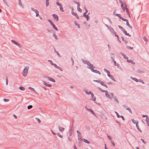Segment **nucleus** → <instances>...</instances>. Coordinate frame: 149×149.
Masks as SVG:
<instances>
[{"mask_svg": "<svg viewBox=\"0 0 149 149\" xmlns=\"http://www.w3.org/2000/svg\"><path fill=\"white\" fill-rule=\"evenodd\" d=\"M84 62L86 64H87V65L89 66V68L91 70L92 72L96 73H98L100 74V72L96 70H93V65L91 64L90 63H89V62L87 61H84Z\"/></svg>", "mask_w": 149, "mask_h": 149, "instance_id": "nucleus-1", "label": "nucleus"}, {"mask_svg": "<svg viewBox=\"0 0 149 149\" xmlns=\"http://www.w3.org/2000/svg\"><path fill=\"white\" fill-rule=\"evenodd\" d=\"M29 67H25L23 70L22 72V74L24 76H26L28 73Z\"/></svg>", "mask_w": 149, "mask_h": 149, "instance_id": "nucleus-2", "label": "nucleus"}, {"mask_svg": "<svg viewBox=\"0 0 149 149\" xmlns=\"http://www.w3.org/2000/svg\"><path fill=\"white\" fill-rule=\"evenodd\" d=\"M107 27H108V28H109V29L110 30V31L112 33H113L115 35V36H116L117 37V39H118V40L119 41V37L116 34V32L114 31V30H113V29H112V28H111L110 26H107Z\"/></svg>", "mask_w": 149, "mask_h": 149, "instance_id": "nucleus-3", "label": "nucleus"}, {"mask_svg": "<svg viewBox=\"0 0 149 149\" xmlns=\"http://www.w3.org/2000/svg\"><path fill=\"white\" fill-rule=\"evenodd\" d=\"M105 95L106 96L109 98L112 99L113 97V94H109L107 91H105Z\"/></svg>", "mask_w": 149, "mask_h": 149, "instance_id": "nucleus-4", "label": "nucleus"}, {"mask_svg": "<svg viewBox=\"0 0 149 149\" xmlns=\"http://www.w3.org/2000/svg\"><path fill=\"white\" fill-rule=\"evenodd\" d=\"M104 70L105 72H106L107 73V75L109 77H110L113 80L115 81V80L114 78L113 77V76L112 75L110 74V72L109 71H108V70H107L106 69H104Z\"/></svg>", "mask_w": 149, "mask_h": 149, "instance_id": "nucleus-5", "label": "nucleus"}, {"mask_svg": "<svg viewBox=\"0 0 149 149\" xmlns=\"http://www.w3.org/2000/svg\"><path fill=\"white\" fill-rule=\"evenodd\" d=\"M48 21L51 24L52 26V27L56 31H58V29L57 28L56 26L55 25L53 24L51 20H48Z\"/></svg>", "mask_w": 149, "mask_h": 149, "instance_id": "nucleus-6", "label": "nucleus"}, {"mask_svg": "<svg viewBox=\"0 0 149 149\" xmlns=\"http://www.w3.org/2000/svg\"><path fill=\"white\" fill-rule=\"evenodd\" d=\"M115 15H116V16L118 17L120 19H121L123 21H124L126 22L127 21V19H124L122 17H120V15L119 14H116L115 13H114Z\"/></svg>", "mask_w": 149, "mask_h": 149, "instance_id": "nucleus-7", "label": "nucleus"}, {"mask_svg": "<svg viewBox=\"0 0 149 149\" xmlns=\"http://www.w3.org/2000/svg\"><path fill=\"white\" fill-rule=\"evenodd\" d=\"M48 61L49 62H50V63L51 64H52V65L54 66L56 68L60 70H61L60 67L59 66L57 65L56 64L53 63L52 61L48 60Z\"/></svg>", "mask_w": 149, "mask_h": 149, "instance_id": "nucleus-8", "label": "nucleus"}, {"mask_svg": "<svg viewBox=\"0 0 149 149\" xmlns=\"http://www.w3.org/2000/svg\"><path fill=\"white\" fill-rule=\"evenodd\" d=\"M120 3L121 6V7L123 9H128V8H127V6L125 3H122V2Z\"/></svg>", "mask_w": 149, "mask_h": 149, "instance_id": "nucleus-9", "label": "nucleus"}, {"mask_svg": "<svg viewBox=\"0 0 149 149\" xmlns=\"http://www.w3.org/2000/svg\"><path fill=\"white\" fill-rule=\"evenodd\" d=\"M56 5L59 6L60 8V9H63V8L62 7V4L58 2H57L56 3Z\"/></svg>", "mask_w": 149, "mask_h": 149, "instance_id": "nucleus-10", "label": "nucleus"}, {"mask_svg": "<svg viewBox=\"0 0 149 149\" xmlns=\"http://www.w3.org/2000/svg\"><path fill=\"white\" fill-rule=\"evenodd\" d=\"M143 117H146V120L148 126H149V118L147 117V116H146V115H145V116L143 115Z\"/></svg>", "mask_w": 149, "mask_h": 149, "instance_id": "nucleus-11", "label": "nucleus"}, {"mask_svg": "<svg viewBox=\"0 0 149 149\" xmlns=\"http://www.w3.org/2000/svg\"><path fill=\"white\" fill-rule=\"evenodd\" d=\"M87 10H86V12H84V13L83 16H84L85 17H86V18H87L86 20H88V14L89 13H88L87 14H86L87 13Z\"/></svg>", "mask_w": 149, "mask_h": 149, "instance_id": "nucleus-12", "label": "nucleus"}, {"mask_svg": "<svg viewBox=\"0 0 149 149\" xmlns=\"http://www.w3.org/2000/svg\"><path fill=\"white\" fill-rule=\"evenodd\" d=\"M53 16L54 19L56 21H58V16L55 14H53Z\"/></svg>", "mask_w": 149, "mask_h": 149, "instance_id": "nucleus-13", "label": "nucleus"}, {"mask_svg": "<svg viewBox=\"0 0 149 149\" xmlns=\"http://www.w3.org/2000/svg\"><path fill=\"white\" fill-rule=\"evenodd\" d=\"M85 109L87 111L90 112L92 113L94 115H95V113H94V112L91 109H88L87 107H86Z\"/></svg>", "mask_w": 149, "mask_h": 149, "instance_id": "nucleus-14", "label": "nucleus"}, {"mask_svg": "<svg viewBox=\"0 0 149 149\" xmlns=\"http://www.w3.org/2000/svg\"><path fill=\"white\" fill-rule=\"evenodd\" d=\"M91 97H92V99H93L92 100L94 102H95V103H96V102H95V101H96V97L94 96V95L93 94V93H91Z\"/></svg>", "mask_w": 149, "mask_h": 149, "instance_id": "nucleus-15", "label": "nucleus"}, {"mask_svg": "<svg viewBox=\"0 0 149 149\" xmlns=\"http://www.w3.org/2000/svg\"><path fill=\"white\" fill-rule=\"evenodd\" d=\"M42 83H43L46 86H48V87H51L52 86V85L50 84H48L47 83H46L45 81H42Z\"/></svg>", "mask_w": 149, "mask_h": 149, "instance_id": "nucleus-16", "label": "nucleus"}, {"mask_svg": "<svg viewBox=\"0 0 149 149\" xmlns=\"http://www.w3.org/2000/svg\"><path fill=\"white\" fill-rule=\"evenodd\" d=\"M123 32L125 34V35L128 36L129 37L131 36V35L129 33H127V31L125 29H123Z\"/></svg>", "mask_w": 149, "mask_h": 149, "instance_id": "nucleus-17", "label": "nucleus"}, {"mask_svg": "<svg viewBox=\"0 0 149 149\" xmlns=\"http://www.w3.org/2000/svg\"><path fill=\"white\" fill-rule=\"evenodd\" d=\"M11 42L14 44L16 45L19 47L20 45L17 42H16L15 41L13 40H11Z\"/></svg>", "mask_w": 149, "mask_h": 149, "instance_id": "nucleus-18", "label": "nucleus"}, {"mask_svg": "<svg viewBox=\"0 0 149 149\" xmlns=\"http://www.w3.org/2000/svg\"><path fill=\"white\" fill-rule=\"evenodd\" d=\"M84 91L86 93V94L87 95H89V94L91 95V93H93L91 92V91H87L86 90H84Z\"/></svg>", "mask_w": 149, "mask_h": 149, "instance_id": "nucleus-19", "label": "nucleus"}, {"mask_svg": "<svg viewBox=\"0 0 149 149\" xmlns=\"http://www.w3.org/2000/svg\"><path fill=\"white\" fill-rule=\"evenodd\" d=\"M127 61L128 63H131L132 64H134V62L131 60L128 59V58L127 59Z\"/></svg>", "mask_w": 149, "mask_h": 149, "instance_id": "nucleus-20", "label": "nucleus"}, {"mask_svg": "<svg viewBox=\"0 0 149 149\" xmlns=\"http://www.w3.org/2000/svg\"><path fill=\"white\" fill-rule=\"evenodd\" d=\"M48 78L50 81H51L54 82H55V80L53 79L51 77H48Z\"/></svg>", "mask_w": 149, "mask_h": 149, "instance_id": "nucleus-21", "label": "nucleus"}, {"mask_svg": "<svg viewBox=\"0 0 149 149\" xmlns=\"http://www.w3.org/2000/svg\"><path fill=\"white\" fill-rule=\"evenodd\" d=\"M100 84H101L103 86H106V87H107V86L102 81H100Z\"/></svg>", "mask_w": 149, "mask_h": 149, "instance_id": "nucleus-22", "label": "nucleus"}, {"mask_svg": "<svg viewBox=\"0 0 149 149\" xmlns=\"http://www.w3.org/2000/svg\"><path fill=\"white\" fill-rule=\"evenodd\" d=\"M72 14L73 15L75 16L76 17H77V18H79L77 15L74 12L72 11Z\"/></svg>", "mask_w": 149, "mask_h": 149, "instance_id": "nucleus-23", "label": "nucleus"}, {"mask_svg": "<svg viewBox=\"0 0 149 149\" xmlns=\"http://www.w3.org/2000/svg\"><path fill=\"white\" fill-rule=\"evenodd\" d=\"M113 63H114V64L115 65L117 66H119V64H118V63H117L116 61L114 59L113 60Z\"/></svg>", "mask_w": 149, "mask_h": 149, "instance_id": "nucleus-24", "label": "nucleus"}, {"mask_svg": "<svg viewBox=\"0 0 149 149\" xmlns=\"http://www.w3.org/2000/svg\"><path fill=\"white\" fill-rule=\"evenodd\" d=\"M59 130L61 132H62L64 129V128L63 127H59Z\"/></svg>", "mask_w": 149, "mask_h": 149, "instance_id": "nucleus-25", "label": "nucleus"}, {"mask_svg": "<svg viewBox=\"0 0 149 149\" xmlns=\"http://www.w3.org/2000/svg\"><path fill=\"white\" fill-rule=\"evenodd\" d=\"M18 4L20 6L22 7V3L21 1L20 0H18Z\"/></svg>", "mask_w": 149, "mask_h": 149, "instance_id": "nucleus-26", "label": "nucleus"}, {"mask_svg": "<svg viewBox=\"0 0 149 149\" xmlns=\"http://www.w3.org/2000/svg\"><path fill=\"white\" fill-rule=\"evenodd\" d=\"M132 79L134 80V81H136V82H138V81H139V80H138L137 79H136L135 78H133L131 77Z\"/></svg>", "mask_w": 149, "mask_h": 149, "instance_id": "nucleus-27", "label": "nucleus"}, {"mask_svg": "<svg viewBox=\"0 0 149 149\" xmlns=\"http://www.w3.org/2000/svg\"><path fill=\"white\" fill-rule=\"evenodd\" d=\"M136 126L137 127V129H138V130H139V131H140V132H141V130H140V129L139 128L138 126V125H137V123H136Z\"/></svg>", "mask_w": 149, "mask_h": 149, "instance_id": "nucleus-28", "label": "nucleus"}, {"mask_svg": "<svg viewBox=\"0 0 149 149\" xmlns=\"http://www.w3.org/2000/svg\"><path fill=\"white\" fill-rule=\"evenodd\" d=\"M35 12L36 13V16L37 17L38 16L39 14H38V12L37 10H35Z\"/></svg>", "mask_w": 149, "mask_h": 149, "instance_id": "nucleus-29", "label": "nucleus"}, {"mask_svg": "<svg viewBox=\"0 0 149 149\" xmlns=\"http://www.w3.org/2000/svg\"><path fill=\"white\" fill-rule=\"evenodd\" d=\"M143 39L144 41H145V42H147L148 41V40L144 36L143 37Z\"/></svg>", "mask_w": 149, "mask_h": 149, "instance_id": "nucleus-30", "label": "nucleus"}, {"mask_svg": "<svg viewBox=\"0 0 149 149\" xmlns=\"http://www.w3.org/2000/svg\"><path fill=\"white\" fill-rule=\"evenodd\" d=\"M122 55L123 56L124 58L127 59V60L128 58V57L126 56L125 54H122Z\"/></svg>", "mask_w": 149, "mask_h": 149, "instance_id": "nucleus-31", "label": "nucleus"}, {"mask_svg": "<svg viewBox=\"0 0 149 149\" xmlns=\"http://www.w3.org/2000/svg\"><path fill=\"white\" fill-rule=\"evenodd\" d=\"M29 88L34 92L35 91V89L32 88L30 87Z\"/></svg>", "mask_w": 149, "mask_h": 149, "instance_id": "nucleus-32", "label": "nucleus"}, {"mask_svg": "<svg viewBox=\"0 0 149 149\" xmlns=\"http://www.w3.org/2000/svg\"><path fill=\"white\" fill-rule=\"evenodd\" d=\"M49 1L46 0V6H48L49 5Z\"/></svg>", "mask_w": 149, "mask_h": 149, "instance_id": "nucleus-33", "label": "nucleus"}, {"mask_svg": "<svg viewBox=\"0 0 149 149\" xmlns=\"http://www.w3.org/2000/svg\"><path fill=\"white\" fill-rule=\"evenodd\" d=\"M83 141L84 142H85V143H89V141H88L86 139H84L83 140Z\"/></svg>", "mask_w": 149, "mask_h": 149, "instance_id": "nucleus-34", "label": "nucleus"}, {"mask_svg": "<svg viewBox=\"0 0 149 149\" xmlns=\"http://www.w3.org/2000/svg\"><path fill=\"white\" fill-rule=\"evenodd\" d=\"M19 88L20 90L22 91H24L25 90V88L22 87H20Z\"/></svg>", "mask_w": 149, "mask_h": 149, "instance_id": "nucleus-35", "label": "nucleus"}, {"mask_svg": "<svg viewBox=\"0 0 149 149\" xmlns=\"http://www.w3.org/2000/svg\"><path fill=\"white\" fill-rule=\"evenodd\" d=\"M77 5V9H81L80 8V4L79 3H78Z\"/></svg>", "mask_w": 149, "mask_h": 149, "instance_id": "nucleus-36", "label": "nucleus"}, {"mask_svg": "<svg viewBox=\"0 0 149 149\" xmlns=\"http://www.w3.org/2000/svg\"><path fill=\"white\" fill-rule=\"evenodd\" d=\"M115 113H116V115H117V117H118V118H120V116L118 114V113L116 112V111H115Z\"/></svg>", "mask_w": 149, "mask_h": 149, "instance_id": "nucleus-37", "label": "nucleus"}, {"mask_svg": "<svg viewBox=\"0 0 149 149\" xmlns=\"http://www.w3.org/2000/svg\"><path fill=\"white\" fill-rule=\"evenodd\" d=\"M33 106L32 105H30L28 106L27 107V108L28 109H30L32 108Z\"/></svg>", "mask_w": 149, "mask_h": 149, "instance_id": "nucleus-38", "label": "nucleus"}, {"mask_svg": "<svg viewBox=\"0 0 149 149\" xmlns=\"http://www.w3.org/2000/svg\"><path fill=\"white\" fill-rule=\"evenodd\" d=\"M118 26L121 29V30L122 31H123V29H125L123 28V27L122 26Z\"/></svg>", "mask_w": 149, "mask_h": 149, "instance_id": "nucleus-39", "label": "nucleus"}, {"mask_svg": "<svg viewBox=\"0 0 149 149\" xmlns=\"http://www.w3.org/2000/svg\"><path fill=\"white\" fill-rule=\"evenodd\" d=\"M77 133L78 136H79L80 135L81 133L78 130L77 131Z\"/></svg>", "mask_w": 149, "mask_h": 149, "instance_id": "nucleus-40", "label": "nucleus"}, {"mask_svg": "<svg viewBox=\"0 0 149 149\" xmlns=\"http://www.w3.org/2000/svg\"><path fill=\"white\" fill-rule=\"evenodd\" d=\"M54 36L55 38L56 39H57L58 37H57V36L55 34H54Z\"/></svg>", "mask_w": 149, "mask_h": 149, "instance_id": "nucleus-41", "label": "nucleus"}, {"mask_svg": "<svg viewBox=\"0 0 149 149\" xmlns=\"http://www.w3.org/2000/svg\"><path fill=\"white\" fill-rule=\"evenodd\" d=\"M139 81H138V82H140L143 84H144V82L142 80H139Z\"/></svg>", "mask_w": 149, "mask_h": 149, "instance_id": "nucleus-42", "label": "nucleus"}, {"mask_svg": "<svg viewBox=\"0 0 149 149\" xmlns=\"http://www.w3.org/2000/svg\"><path fill=\"white\" fill-rule=\"evenodd\" d=\"M132 122L133 123H134V124H136V123H137V124H138V122H136L134 120H132Z\"/></svg>", "mask_w": 149, "mask_h": 149, "instance_id": "nucleus-43", "label": "nucleus"}, {"mask_svg": "<svg viewBox=\"0 0 149 149\" xmlns=\"http://www.w3.org/2000/svg\"><path fill=\"white\" fill-rule=\"evenodd\" d=\"M141 140L142 141V142L145 144L146 143V142L143 140V139H141Z\"/></svg>", "mask_w": 149, "mask_h": 149, "instance_id": "nucleus-44", "label": "nucleus"}, {"mask_svg": "<svg viewBox=\"0 0 149 149\" xmlns=\"http://www.w3.org/2000/svg\"><path fill=\"white\" fill-rule=\"evenodd\" d=\"M73 2L74 3H75V4H77L78 3H79V2H77L76 1H73Z\"/></svg>", "mask_w": 149, "mask_h": 149, "instance_id": "nucleus-45", "label": "nucleus"}, {"mask_svg": "<svg viewBox=\"0 0 149 149\" xmlns=\"http://www.w3.org/2000/svg\"><path fill=\"white\" fill-rule=\"evenodd\" d=\"M4 101L6 102H8L9 101V100L8 99H5L4 100Z\"/></svg>", "mask_w": 149, "mask_h": 149, "instance_id": "nucleus-46", "label": "nucleus"}, {"mask_svg": "<svg viewBox=\"0 0 149 149\" xmlns=\"http://www.w3.org/2000/svg\"><path fill=\"white\" fill-rule=\"evenodd\" d=\"M57 135H58V136L60 137L61 138H62V136L61 135H60L58 134H57Z\"/></svg>", "mask_w": 149, "mask_h": 149, "instance_id": "nucleus-47", "label": "nucleus"}, {"mask_svg": "<svg viewBox=\"0 0 149 149\" xmlns=\"http://www.w3.org/2000/svg\"><path fill=\"white\" fill-rule=\"evenodd\" d=\"M94 81L98 83H100L101 81L100 80H94Z\"/></svg>", "mask_w": 149, "mask_h": 149, "instance_id": "nucleus-48", "label": "nucleus"}, {"mask_svg": "<svg viewBox=\"0 0 149 149\" xmlns=\"http://www.w3.org/2000/svg\"><path fill=\"white\" fill-rule=\"evenodd\" d=\"M120 118H122L123 119V120H125V119L124 118V117L123 116H120Z\"/></svg>", "mask_w": 149, "mask_h": 149, "instance_id": "nucleus-49", "label": "nucleus"}, {"mask_svg": "<svg viewBox=\"0 0 149 149\" xmlns=\"http://www.w3.org/2000/svg\"><path fill=\"white\" fill-rule=\"evenodd\" d=\"M124 41V42L125 43V44H126L127 43V41L126 40H125Z\"/></svg>", "mask_w": 149, "mask_h": 149, "instance_id": "nucleus-50", "label": "nucleus"}, {"mask_svg": "<svg viewBox=\"0 0 149 149\" xmlns=\"http://www.w3.org/2000/svg\"><path fill=\"white\" fill-rule=\"evenodd\" d=\"M126 24L127 26H128V25L130 24L129 23L128 20H127V21H126Z\"/></svg>", "mask_w": 149, "mask_h": 149, "instance_id": "nucleus-51", "label": "nucleus"}, {"mask_svg": "<svg viewBox=\"0 0 149 149\" xmlns=\"http://www.w3.org/2000/svg\"><path fill=\"white\" fill-rule=\"evenodd\" d=\"M129 28H131V29H132V27L130 25V24H129L127 26Z\"/></svg>", "mask_w": 149, "mask_h": 149, "instance_id": "nucleus-52", "label": "nucleus"}, {"mask_svg": "<svg viewBox=\"0 0 149 149\" xmlns=\"http://www.w3.org/2000/svg\"><path fill=\"white\" fill-rule=\"evenodd\" d=\"M111 143H112V144H113V146H115V144H114V142L113 141H111Z\"/></svg>", "mask_w": 149, "mask_h": 149, "instance_id": "nucleus-53", "label": "nucleus"}, {"mask_svg": "<svg viewBox=\"0 0 149 149\" xmlns=\"http://www.w3.org/2000/svg\"><path fill=\"white\" fill-rule=\"evenodd\" d=\"M126 12L128 15H129V12L128 10H126Z\"/></svg>", "mask_w": 149, "mask_h": 149, "instance_id": "nucleus-54", "label": "nucleus"}, {"mask_svg": "<svg viewBox=\"0 0 149 149\" xmlns=\"http://www.w3.org/2000/svg\"><path fill=\"white\" fill-rule=\"evenodd\" d=\"M100 90L102 92H105V91L102 89H100Z\"/></svg>", "mask_w": 149, "mask_h": 149, "instance_id": "nucleus-55", "label": "nucleus"}, {"mask_svg": "<svg viewBox=\"0 0 149 149\" xmlns=\"http://www.w3.org/2000/svg\"><path fill=\"white\" fill-rule=\"evenodd\" d=\"M14 117L15 118H17V116L15 115H14Z\"/></svg>", "mask_w": 149, "mask_h": 149, "instance_id": "nucleus-56", "label": "nucleus"}, {"mask_svg": "<svg viewBox=\"0 0 149 149\" xmlns=\"http://www.w3.org/2000/svg\"><path fill=\"white\" fill-rule=\"evenodd\" d=\"M52 132L55 135L56 134V133H55L53 132L52 130Z\"/></svg>", "mask_w": 149, "mask_h": 149, "instance_id": "nucleus-57", "label": "nucleus"}, {"mask_svg": "<svg viewBox=\"0 0 149 149\" xmlns=\"http://www.w3.org/2000/svg\"><path fill=\"white\" fill-rule=\"evenodd\" d=\"M121 38H122V40H123V41H124L125 40L124 39V38H123V37H121Z\"/></svg>", "mask_w": 149, "mask_h": 149, "instance_id": "nucleus-58", "label": "nucleus"}, {"mask_svg": "<svg viewBox=\"0 0 149 149\" xmlns=\"http://www.w3.org/2000/svg\"><path fill=\"white\" fill-rule=\"evenodd\" d=\"M74 149H77L76 146H74Z\"/></svg>", "mask_w": 149, "mask_h": 149, "instance_id": "nucleus-59", "label": "nucleus"}, {"mask_svg": "<svg viewBox=\"0 0 149 149\" xmlns=\"http://www.w3.org/2000/svg\"><path fill=\"white\" fill-rule=\"evenodd\" d=\"M119 1L120 3H121L122 2L121 0H119Z\"/></svg>", "mask_w": 149, "mask_h": 149, "instance_id": "nucleus-60", "label": "nucleus"}, {"mask_svg": "<svg viewBox=\"0 0 149 149\" xmlns=\"http://www.w3.org/2000/svg\"><path fill=\"white\" fill-rule=\"evenodd\" d=\"M136 149H139V148L138 147H136Z\"/></svg>", "mask_w": 149, "mask_h": 149, "instance_id": "nucleus-61", "label": "nucleus"}, {"mask_svg": "<svg viewBox=\"0 0 149 149\" xmlns=\"http://www.w3.org/2000/svg\"><path fill=\"white\" fill-rule=\"evenodd\" d=\"M81 10H79V11L80 12H81Z\"/></svg>", "mask_w": 149, "mask_h": 149, "instance_id": "nucleus-62", "label": "nucleus"}, {"mask_svg": "<svg viewBox=\"0 0 149 149\" xmlns=\"http://www.w3.org/2000/svg\"><path fill=\"white\" fill-rule=\"evenodd\" d=\"M1 10H0V13L1 12Z\"/></svg>", "mask_w": 149, "mask_h": 149, "instance_id": "nucleus-63", "label": "nucleus"}, {"mask_svg": "<svg viewBox=\"0 0 149 149\" xmlns=\"http://www.w3.org/2000/svg\"><path fill=\"white\" fill-rule=\"evenodd\" d=\"M112 55H113V56H114V54H112Z\"/></svg>", "mask_w": 149, "mask_h": 149, "instance_id": "nucleus-64", "label": "nucleus"}]
</instances>
